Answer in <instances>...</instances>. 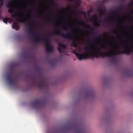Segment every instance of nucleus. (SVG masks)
<instances>
[{
	"label": "nucleus",
	"mask_w": 133,
	"mask_h": 133,
	"mask_svg": "<svg viewBox=\"0 0 133 133\" xmlns=\"http://www.w3.org/2000/svg\"><path fill=\"white\" fill-rule=\"evenodd\" d=\"M23 18H25L26 17L28 16V15L26 14L25 15H24L23 16Z\"/></svg>",
	"instance_id": "nucleus-32"
},
{
	"label": "nucleus",
	"mask_w": 133,
	"mask_h": 133,
	"mask_svg": "<svg viewBox=\"0 0 133 133\" xmlns=\"http://www.w3.org/2000/svg\"><path fill=\"white\" fill-rule=\"evenodd\" d=\"M107 44V43H106V44H102L101 45V47L103 49H105L107 47V46L106 45V44Z\"/></svg>",
	"instance_id": "nucleus-20"
},
{
	"label": "nucleus",
	"mask_w": 133,
	"mask_h": 133,
	"mask_svg": "<svg viewBox=\"0 0 133 133\" xmlns=\"http://www.w3.org/2000/svg\"><path fill=\"white\" fill-rule=\"evenodd\" d=\"M3 18V17H2L1 15H0V19L2 20Z\"/></svg>",
	"instance_id": "nucleus-37"
},
{
	"label": "nucleus",
	"mask_w": 133,
	"mask_h": 133,
	"mask_svg": "<svg viewBox=\"0 0 133 133\" xmlns=\"http://www.w3.org/2000/svg\"><path fill=\"white\" fill-rule=\"evenodd\" d=\"M117 11L116 10H115L113 11H111L110 12V14L112 15H114L116 14H117Z\"/></svg>",
	"instance_id": "nucleus-22"
},
{
	"label": "nucleus",
	"mask_w": 133,
	"mask_h": 133,
	"mask_svg": "<svg viewBox=\"0 0 133 133\" xmlns=\"http://www.w3.org/2000/svg\"><path fill=\"white\" fill-rule=\"evenodd\" d=\"M105 34H104L103 35V36H105Z\"/></svg>",
	"instance_id": "nucleus-48"
},
{
	"label": "nucleus",
	"mask_w": 133,
	"mask_h": 133,
	"mask_svg": "<svg viewBox=\"0 0 133 133\" xmlns=\"http://www.w3.org/2000/svg\"><path fill=\"white\" fill-rule=\"evenodd\" d=\"M52 3V5L54 6H56L58 7V5L55 2V0H49Z\"/></svg>",
	"instance_id": "nucleus-17"
},
{
	"label": "nucleus",
	"mask_w": 133,
	"mask_h": 133,
	"mask_svg": "<svg viewBox=\"0 0 133 133\" xmlns=\"http://www.w3.org/2000/svg\"><path fill=\"white\" fill-rule=\"evenodd\" d=\"M84 23L85 24V26H88V27H90V28L93 29V28H91V27H90V25L89 24H85V23Z\"/></svg>",
	"instance_id": "nucleus-29"
},
{
	"label": "nucleus",
	"mask_w": 133,
	"mask_h": 133,
	"mask_svg": "<svg viewBox=\"0 0 133 133\" xmlns=\"http://www.w3.org/2000/svg\"><path fill=\"white\" fill-rule=\"evenodd\" d=\"M65 24H66V25H68V24L67 23H65Z\"/></svg>",
	"instance_id": "nucleus-47"
},
{
	"label": "nucleus",
	"mask_w": 133,
	"mask_h": 133,
	"mask_svg": "<svg viewBox=\"0 0 133 133\" xmlns=\"http://www.w3.org/2000/svg\"><path fill=\"white\" fill-rule=\"evenodd\" d=\"M91 18L92 19H94L96 21H97L98 20V19L97 18V15L96 14L92 15L91 16Z\"/></svg>",
	"instance_id": "nucleus-14"
},
{
	"label": "nucleus",
	"mask_w": 133,
	"mask_h": 133,
	"mask_svg": "<svg viewBox=\"0 0 133 133\" xmlns=\"http://www.w3.org/2000/svg\"><path fill=\"white\" fill-rule=\"evenodd\" d=\"M88 93L89 96H91L94 95V92L92 91H88Z\"/></svg>",
	"instance_id": "nucleus-19"
},
{
	"label": "nucleus",
	"mask_w": 133,
	"mask_h": 133,
	"mask_svg": "<svg viewBox=\"0 0 133 133\" xmlns=\"http://www.w3.org/2000/svg\"><path fill=\"white\" fill-rule=\"evenodd\" d=\"M19 16V14H18L16 13L14 15H12V18H16V17Z\"/></svg>",
	"instance_id": "nucleus-23"
},
{
	"label": "nucleus",
	"mask_w": 133,
	"mask_h": 133,
	"mask_svg": "<svg viewBox=\"0 0 133 133\" xmlns=\"http://www.w3.org/2000/svg\"><path fill=\"white\" fill-rule=\"evenodd\" d=\"M11 73H9L6 76V79L8 82L10 84L12 85L14 84L15 78H11Z\"/></svg>",
	"instance_id": "nucleus-7"
},
{
	"label": "nucleus",
	"mask_w": 133,
	"mask_h": 133,
	"mask_svg": "<svg viewBox=\"0 0 133 133\" xmlns=\"http://www.w3.org/2000/svg\"><path fill=\"white\" fill-rule=\"evenodd\" d=\"M39 85L40 88H42V80L40 79L39 81Z\"/></svg>",
	"instance_id": "nucleus-25"
},
{
	"label": "nucleus",
	"mask_w": 133,
	"mask_h": 133,
	"mask_svg": "<svg viewBox=\"0 0 133 133\" xmlns=\"http://www.w3.org/2000/svg\"><path fill=\"white\" fill-rule=\"evenodd\" d=\"M69 8L68 9H69L70 7L69 6Z\"/></svg>",
	"instance_id": "nucleus-50"
},
{
	"label": "nucleus",
	"mask_w": 133,
	"mask_h": 133,
	"mask_svg": "<svg viewBox=\"0 0 133 133\" xmlns=\"http://www.w3.org/2000/svg\"><path fill=\"white\" fill-rule=\"evenodd\" d=\"M131 4H132L133 5V1H132L130 3H129V5H131Z\"/></svg>",
	"instance_id": "nucleus-39"
},
{
	"label": "nucleus",
	"mask_w": 133,
	"mask_h": 133,
	"mask_svg": "<svg viewBox=\"0 0 133 133\" xmlns=\"http://www.w3.org/2000/svg\"><path fill=\"white\" fill-rule=\"evenodd\" d=\"M31 105L33 108L36 109L40 108L42 106V100L37 99L32 102Z\"/></svg>",
	"instance_id": "nucleus-6"
},
{
	"label": "nucleus",
	"mask_w": 133,
	"mask_h": 133,
	"mask_svg": "<svg viewBox=\"0 0 133 133\" xmlns=\"http://www.w3.org/2000/svg\"><path fill=\"white\" fill-rule=\"evenodd\" d=\"M40 20H41V19L42 18V0H40Z\"/></svg>",
	"instance_id": "nucleus-11"
},
{
	"label": "nucleus",
	"mask_w": 133,
	"mask_h": 133,
	"mask_svg": "<svg viewBox=\"0 0 133 133\" xmlns=\"http://www.w3.org/2000/svg\"><path fill=\"white\" fill-rule=\"evenodd\" d=\"M30 10H31V11H32V10L30 9Z\"/></svg>",
	"instance_id": "nucleus-52"
},
{
	"label": "nucleus",
	"mask_w": 133,
	"mask_h": 133,
	"mask_svg": "<svg viewBox=\"0 0 133 133\" xmlns=\"http://www.w3.org/2000/svg\"><path fill=\"white\" fill-rule=\"evenodd\" d=\"M131 13L133 14V11H132L131 12Z\"/></svg>",
	"instance_id": "nucleus-46"
},
{
	"label": "nucleus",
	"mask_w": 133,
	"mask_h": 133,
	"mask_svg": "<svg viewBox=\"0 0 133 133\" xmlns=\"http://www.w3.org/2000/svg\"><path fill=\"white\" fill-rule=\"evenodd\" d=\"M125 42L128 45L125 47L122 45L121 47L125 48L126 50L117 53L116 52V50L114 49L113 53L112 51H109L103 54L102 52L101 49L99 47H96L95 48V50L92 49H91V51L94 54V57L97 58L101 57L102 58H104L105 57H107L111 58L112 61H114L116 60L115 56L116 55L123 54H126L129 55L132 52V51L129 45L128 41L127 40H126L125 41Z\"/></svg>",
	"instance_id": "nucleus-1"
},
{
	"label": "nucleus",
	"mask_w": 133,
	"mask_h": 133,
	"mask_svg": "<svg viewBox=\"0 0 133 133\" xmlns=\"http://www.w3.org/2000/svg\"><path fill=\"white\" fill-rule=\"evenodd\" d=\"M76 10H72L71 11V13L72 14L74 13L75 12H76Z\"/></svg>",
	"instance_id": "nucleus-34"
},
{
	"label": "nucleus",
	"mask_w": 133,
	"mask_h": 133,
	"mask_svg": "<svg viewBox=\"0 0 133 133\" xmlns=\"http://www.w3.org/2000/svg\"><path fill=\"white\" fill-rule=\"evenodd\" d=\"M3 2L0 3V7H1L3 5Z\"/></svg>",
	"instance_id": "nucleus-33"
},
{
	"label": "nucleus",
	"mask_w": 133,
	"mask_h": 133,
	"mask_svg": "<svg viewBox=\"0 0 133 133\" xmlns=\"http://www.w3.org/2000/svg\"><path fill=\"white\" fill-rule=\"evenodd\" d=\"M121 47V46L120 45H119H119H118L117 46V48H120Z\"/></svg>",
	"instance_id": "nucleus-38"
},
{
	"label": "nucleus",
	"mask_w": 133,
	"mask_h": 133,
	"mask_svg": "<svg viewBox=\"0 0 133 133\" xmlns=\"http://www.w3.org/2000/svg\"><path fill=\"white\" fill-rule=\"evenodd\" d=\"M100 24L97 21H96V24H95V26L96 27H98L100 26Z\"/></svg>",
	"instance_id": "nucleus-24"
},
{
	"label": "nucleus",
	"mask_w": 133,
	"mask_h": 133,
	"mask_svg": "<svg viewBox=\"0 0 133 133\" xmlns=\"http://www.w3.org/2000/svg\"><path fill=\"white\" fill-rule=\"evenodd\" d=\"M9 8H10L8 10V12L10 13H12L13 11V9L12 8V7Z\"/></svg>",
	"instance_id": "nucleus-21"
},
{
	"label": "nucleus",
	"mask_w": 133,
	"mask_h": 133,
	"mask_svg": "<svg viewBox=\"0 0 133 133\" xmlns=\"http://www.w3.org/2000/svg\"><path fill=\"white\" fill-rule=\"evenodd\" d=\"M43 0H42V20H43Z\"/></svg>",
	"instance_id": "nucleus-28"
},
{
	"label": "nucleus",
	"mask_w": 133,
	"mask_h": 133,
	"mask_svg": "<svg viewBox=\"0 0 133 133\" xmlns=\"http://www.w3.org/2000/svg\"><path fill=\"white\" fill-rule=\"evenodd\" d=\"M42 95L43 93V90L44 89H45L46 91H48L49 87V83L45 82V83H44L43 81V73H42ZM47 103V100L46 99L44 100L42 96V109H43V106L44 105H45Z\"/></svg>",
	"instance_id": "nucleus-5"
},
{
	"label": "nucleus",
	"mask_w": 133,
	"mask_h": 133,
	"mask_svg": "<svg viewBox=\"0 0 133 133\" xmlns=\"http://www.w3.org/2000/svg\"><path fill=\"white\" fill-rule=\"evenodd\" d=\"M130 20H131V18H130Z\"/></svg>",
	"instance_id": "nucleus-53"
},
{
	"label": "nucleus",
	"mask_w": 133,
	"mask_h": 133,
	"mask_svg": "<svg viewBox=\"0 0 133 133\" xmlns=\"http://www.w3.org/2000/svg\"><path fill=\"white\" fill-rule=\"evenodd\" d=\"M63 30L66 31H67L68 30V29L66 27V26H64L63 27Z\"/></svg>",
	"instance_id": "nucleus-26"
},
{
	"label": "nucleus",
	"mask_w": 133,
	"mask_h": 133,
	"mask_svg": "<svg viewBox=\"0 0 133 133\" xmlns=\"http://www.w3.org/2000/svg\"><path fill=\"white\" fill-rule=\"evenodd\" d=\"M24 54L25 55V57H28V55L27 52H24Z\"/></svg>",
	"instance_id": "nucleus-35"
},
{
	"label": "nucleus",
	"mask_w": 133,
	"mask_h": 133,
	"mask_svg": "<svg viewBox=\"0 0 133 133\" xmlns=\"http://www.w3.org/2000/svg\"><path fill=\"white\" fill-rule=\"evenodd\" d=\"M31 6L33 7V9L34 11L35 12L36 11V7L33 5H31Z\"/></svg>",
	"instance_id": "nucleus-27"
},
{
	"label": "nucleus",
	"mask_w": 133,
	"mask_h": 133,
	"mask_svg": "<svg viewBox=\"0 0 133 133\" xmlns=\"http://www.w3.org/2000/svg\"><path fill=\"white\" fill-rule=\"evenodd\" d=\"M46 20L48 21V23H50L52 22V19L50 16H47L46 18Z\"/></svg>",
	"instance_id": "nucleus-16"
},
{
	"label": "nucleus",
	"mask_w": 133,
	"mask_h": 133,
	"mask_svg": "<svg viewBox=\"0 0 133 133\" xmlns=\"http://www.w3.org/2000/svg\"><path fill=\"white\" fill-rule=\"evenodd\" d=\"M97 10L99 12L101 16L105 12V10L102 9V6L97 8Z\"/></svg>",
	"instance_id": "nucleus-9"
},
{
	"label": "nucleus",
	"mask_w": 133,
	"mask_h": 133,
	"mask_svg": "<svg viewBox=\"0 0 133 133\" xmlns=\"http://www.w3.org/2000/svg\"><path fill=\"white\" fill-rule=\"evenodd\" d=\"M14 0H11L10 1L8 2V4L6 5V7L7 8H11V7H12L11 5L12 4Z\"/></svg>",
	"instance_id": "nucleus-12"
},
{
	"label": "nucleus",
	"mask_w": 133,
	"mask_h": 133,
	"mask_svg": "<svg viewBox=\"0 0 133 133\" xmlns=\"http://www.w3.org/2000/svg\"><path fill=\"white\" fill-rule=\"evenodd\" d=\"M84 50L86 52L83 54H81L77 53L75 50H73V52L76 55L77 58L80 60L83 59H88L91 56H93L94 54L92 55L91 54L89 53V52L90 51L88 48L84 47Z\"/></svg>",
	"instance_id": "nucleus-4"
},
{
	"label": "nucleus",
	"mask_w": 133,
	"mask_h": 133,
	"mask_svg": "<svg viewBox=\"0 0 133 133\" xmlns=\"http://www.w3.org/2000/svg\"><path fill=\"white\" fill-rule=\"evenodd\" d=\"M12 27L16 30H18L19 29V27L18 24L16 22H14L13 23Z\"/></svg>",
	"instance_id": "nucleus-10"
},
{
	"label": "nucleus",
	"mask_w": 133,
	"mask_h": 133,
	"mask_svg": "<svg viewBox=\"0 0 133 133\" xmlns=\"http://www.w3.org/2000/svg\"><path fill=\"white\" fill-rule=\"evenodd\" d=\"M107 19L108 20H109L110 19V18L109 17H108Z\"/></svg>",
	"instance_id": "nucleus-42"
},
{
	"label": "nucleus",
	"mask_w": 133,
	"mask_h": 133,
	"mask_svg": "<svg viewBox=\"0 0 133 133\" xmlns=\"http://www.w3.org/2000/svg\"><path fill=\"white\" fill-rule=\"evenodd\" d=\"M58 45L59 47L57 49L60 52H62V50L61 49V47H62L63 49H65L66 48V45L64 44L61 43H58Z\"/></svg>",
	"instance_id": "nucleus-8"
},
{
	"label": "nucleus",
	"mask_w": 133,
	"mask_h": 133,
	"mask_svg": "<svg viewBox=\"0 0 133 133\" xmlns=\"http://www.w3.org/2000/svg\"><path fill=\"white\" fill-rule=\"evenodd\" d=\"M30 20V17H29L27 19V21H24L22 20V18L17 19V21L22 23H26L27 27L28 28V30L30 34H31L32 36L33 37V39L34 41L36 43L42 42V35L40 33V38H39L38 36L35 32H33V28L31 24L29 22Z\"/></svg>",
	"instance_id": "nucleus-3"
},
{
	"label": "nucleus",
	"mask_w": 133,
	"mask_h": 133,
	"mask_svg": "<svg viewBox=\"0 0 133 133\" xmlns=\"http://www.w3.org/2000/svg\"><path fill=\"white\" fill-rule=\"evenodd\" d=\"M74 32L72 31V33H67L64 34L61 31L58 30L57 32L55 31H54L52 32H50L47 34V38L44 40V42L45 43L46 50L48 52H52L54 50L53 47L51 45L50 41V38L51 37V36L53 34H56L58 36H61L62 37L66 38L69 39L71 40H73L74 37L72 36V33Z\"/></svg>",
	"instance_id": "nucleus-2"
},
{
	"label": "nucleus",
	"mask_w": 133,
	"mask_h": 133,
	"mask_svg": "<svg viewBox=\"0 0 133 133\" xmlns=\"http://www.w3.org/2000/svg\"><path fill=\"white\" fill-rule=\"evenodd\" d=\"M94 44V42L93 41H91V43L90 44L89 46H92Z\"/></svg>",
	"instance_id": "nucleus-30"
},
{
	"label": "nucleus",
	"mask_w": 133,
	"mask_h": 133,
	"mask_svg": "<svg viewBox=\"0 0 133 133\" xmlns=\"http://www.w3.org/2000/svg\"><path fill=\"white\" fill-rule=\"evenodd\" d=\"M77 29L78 30H81L82 31H83V30L81 29V28L80 26H79L77 28Z\"/></svg>",
	"instance_id": "nucleus-31"
},
{
	"label": "nucleus",
	"mask_w": 133,
	"mask_h": 133,
	"mask_svg": "<svg viewBox=\"0 0 133 133\" xmlns=\"http://www.w3.org/2000/svg\"><path fill=\"white\" fill-rule=\"evenodd\" d=\"M95 30H93L92 31V32H91V33L92 34V35H94V31Z\"/></svg>",
	"instance_id": "nucleus-40"
},
{
	"label": "nucleus",
	"mask_w": 133,
	"mask_h": 133,
	"mask_svg": "<svg viewBox=\"0 0 133 133\" xmlns=\"http://www.w3.org/2000/svg\"><path fill=\"white\" fill-rule=\"evenodd\" d=\"M11 19L8 18L6 17L5 18H4L3 19V22L6 24H7L8 23V21H10Z\"/></svg>",
	"instance_id": "nucleus-15"
},
{
	"label": "nucleus",
	"mask_w": 133,
	"mask_h": 133,
	"mask_svg": "<svg viewBox=\"0 0 133 133\" xmlns=\"http://www.w3.org/2000/svg\"><path fill=\"white\" fill-rule=\"evenodd\" d=\"M61 10L63 11H65V9L64 8H62Z\"/></svg>",
	"instance_id": "nucleus-36"
},
{
	"label": "nucleus",
	"mask_w": 133,
	"mask_h": 133,
	"mask_svg": "<svg viewBox=\"0 0 133 133\" xmlns=\"http://www.w3.org/2000/svg\"><path fill=\"white\" fill-rule=\"evenodd\" d=\"M106 18H105V19H104V20H106Z\"/></svg>",
	"instance_id": "nucleus-51"
},
{
	"label": "nucleus",
	"mask_w": 133,
	"mask_h": 133,
	"mask_svg": "<svg viewBox=\"0 0 133 133\" xmlns=\"http://www.w3.org/2000/svg\"><path fill=\"white\" fill-rule=\"evenodd\" d=\"M123 41V40L122 39H121V42H122V41Z\"/></svg>",
	"instance_id": "nucleus-45"
},
{
	"label": "nucleus",
	"mask_w": 133,
	"mask_h": 133,
	"mask_svg": "<svg viewBox=\"0 0 133 133\" xmlns=\"http://www.w3.org/2000/svg\"><path fill=\"white\" fill-rule=\"evenodd\" d=\"M71 45L75 48L77 47L78 45L76 42L75 41H73L71 44Z\"/></svg>",
	"instance_id": "nucleus-13"
},
{
	"label": "nucleus",
	"mask_w": 133,
	"mask_h": 133,
	"mask_svg": "<svg viewBox=\"0 0 133 133\" xmlns=\"http://www.w3.org/2000/svg\"><path fill=\"white\" fill-rule=\"evenodd\" d=\"M124 7V5H120L118 6L117 9L118 10H119L123 8Z\"/></svg>",
	"instance_id": "nucleus-18"
},
{
	"label": "nucleus",
	"mask_w": 133,
	"mask_h": 133,
	"mask_svg": "<svg viewBox=\"0 0 133 133\" xmlns=\"http://www.w3.org/2000/svg\"><path fill=\"white\" fill-rule=\"evenodd\" d=\"M92 41H94V40L93 39H92Z\"/></svg>",
	"instance_id": "nucleus-49"
},
{
	"label": "nucleus",
	"mask_w": 133,
	"mask_h": 133,
	"mask_svg": "<svg viewBox=\"0 0 133 133\" xmlns=\"http://www.w3.org/2000/svg\"><path fill=\"white\" fill-rule=\"evenodd\" d=\"M113 32L114 34H116L117 33L116 31H113Z\"/></svg>",
	"instance_id": "nucleus-41"
},
{
	"label": "nucleus",
	"mask_w": 133,
	"mask_h": 133,
	"mask_svg": "<svg viewBox=\"0 0 133 133\" xmlns=\"http://www.w3.org/2000/svg\"><path fill=\"white\" fill-rule=\"evenodd\" d=\"M41 23H40V29H41Z\"/></svg>",
	"instance_id": "nucleus-44"
},
{
	"label": "nucleus",
	"mask_w": 133,
	"mask_h": 133,
	"mask_svg": "<svg viewBox=\"0 0 133 133\" xmlns=\"http://www.w3.org/2000/svg\"><path fill=\"white\" fill-rule=\"evenodd\" d=\"M100 37H102L103 36V35L102 34H101L100 35Z\"/></svg>",
	"instance_id": "nucleus-43"
}]
</instances>
